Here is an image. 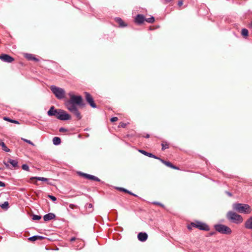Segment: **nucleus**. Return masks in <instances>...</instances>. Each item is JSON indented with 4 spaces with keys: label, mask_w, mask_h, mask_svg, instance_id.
<instances>
[{
    "label": "nucleus",
    "mask_w": 252,
    "mask_h": 252,
    "mask_svg": "<svg viewBox=\"0 0 252 252\" xmlns=\"http://www.w3.org/2000/svg\"><path fill=\"white\" fill-rule=\"evenodd\" d=\"M70 99L65 102V105L67 109L70 107H77L76 105H81L82 104V97L80 95H75L72 92L68 94Z\"/></svg>",
    "instance_id": "1"
},
{
    "label": "nucleus",
    "mask_w": 252,
    "mask_h": 252,
    "mask_svg": "<svg viewBox=\"0 0 252 252\" xmlns=\"http://www.w3.org/2000/svg\"><path fill=\"white\" fill-rule=\"evenodd\" d=\"M233 209L240 213L249 214L251 212L250 206L248 204L242 203H234Z\"/></svg>",
    "instance_id": "2"
},
{
    "label": "nucleus",
    "mask_w": 252,
    "mask_h": 252,
    "mask_svg": "<svg viewBox=\"0 0 252 252\" xmlns=\"http://www.w3.org/2000/svg\"><path fill=\"white\" fill-rule=\"evenodd\" d=\"M226 217L230 221L236 224L242 222L243 219L242 217L233 211H229L226 215Z\"/></svg>",
    "instance_id": "3"
},
{
    "label": "nucleus",
    "mask_w": 252,
    "mask_h": 252,
    "mask_svg": "<svg viewBox=\"0 0 252 252\" xmlns=\"http://www.w3.org/2000/svg\"><path fill=\"white\" fill-rule=\"evenodd\" d=\"M50 89L58 99H62L64 97L65 92L64 89L54 85L51 86Z\"/></svg>",
    "instance_id": "4"
},
{
    "label": "nucleus",
    "mask_w": 252,
    "mask_h": 252,
    "mask_svg": "<svg viewBox=\"0 0 252 252\" xmlns=\"http://www.w3.org/2000/svg\"><path fill=\"white\" fill-rule=\"evenodd\" d=\"M214 227L217 231L223 234H230L232 232L230 228L223 224H216L214 225Z\"/></svg>",
    "instance_id": "5"
},
{
    "label": "nucleus",
    "mask_w": 252,
    "mask_h": 252,
    "mask_svg": "<svg viewBox=\"0 0 252 252\" xmlns=\"http://www.w3.org/2000/svg\"><path fill=\"white\" fill-rule=\"evenodd\" d=\"M191 225L194 227L198 228L200 230L206 231H208L209 230V227L207 225L199 221L192 222L191 223Z\"/></svg>",
    "instance_id": "6"
},
{
    "label": "nucleus",
    "mask_w": 252,
    "mask_h": 252,
    "mask_svg": "<svg viewBox=\"0 0 252 252\" xmlns=\"http://www.w3.org/2000/svg\"><path fill=\"white\" fill-rule=\"evenodd\" d=\"M85 94L86 100L89 103L91 106L93 108H96V106L94 102V99L91 94L87 92H85Z\"/></svg>",
    "instance_id": "7"
},
{
    "label": "nucleus",
    "mask_w": 252,
    "mask_h": 252,
    "mask_svg": "<svg viewBox=\"0 0 252 252\" xmlns=\"http://www.w3.org/2000/svg\"><path fill=\"white\" fill-rule=\"evenodd\" d=\"M78 174L80 176H81L87 179H89L90 180H93V181H97V182L100 181V179L99 178H98L97 177H95L94 175H90V174H88L84 173H82V172H79Z\"/></svg>",
    "instance_id": "8"
},
{
    "label": "nucleus",
    "mask_w": 252,
    "mask_h": 252,
    "mask_svg": "<svg viewBox=\"0 0 252 252\" xmlns=\"http://www.w3.org/2000/svg\"><path fill=\"white\" fill-rule=\"evenodd\" d=\"M0 59L5 63H10L14 61V58L7 54H1L0 55Z\"/></svg>",
    "instance_id": "9"
},
{
    "label": "nucleus",
    "mask_w": 252,
    "mask_h": 252,
    "mask_svg": "<svg viewBox=\"0 0 252 252\" xmlns=\"http://www.w3.org/2000/svg\"><path fill=\"white\" fill-rule=\"evenodd\" d=\"M70 112L73 113L77 119L80 120L81 119V115L77 109V107H70L69 109H67Z\"/></svg>",
    "instance_id": "10"
},
{
    "label": "nucleus",
    "mask_w": 252,
    "mask_h": 252,
    "mask_svg": "<svg viewBox=\"0 0 252 252\" xmlns=\"http://www.w3.org/2000/svg\"><path fill=\"white\" fill-rule=\"evenodd\" d=\"M61 115L60 116V120H68L71 119L70 116L67 114L65 111L62 110L61 111Z\"/></svg>",
    "instance_id": "11"
},
{
    "label": "nucleus",
    "mask_w": 252,
    "mask_h": 252,
    "mask_svg": "<svg viewBox=\"0 0 252 252\" xmlns=\"http://www.w3.org/2000/svg\"><path fill=\"white\" fill-rule=\"evenodd\" d=\"M245 227L247 229L252 230V217H250L246 220Z\"/></svg>",
    "instance_id": "12"
},
{
    "label": "nucleus",
    "mask_w": 252,
    "mask_h": 252,
    "mask_svg": "<svg viewBox=\"0 0 252 252\" xmlns=\"http://www.w3.org/2000/svg\"><path fill=\"white\" fill-rule=\"evenodd\" d=\"M137 237L140 241L144 242L147 239L148 235L145 232H140Z\"/></svg>",
    "instance_id": "13"
},
{
    "label": "nucleus",
    "mask_w": 252,
    "mask_h": 252,
    "mask_svg": "<svg viewBox=\"0 0 252 252\" xmlns=\"http://www.w3.org/2000/svg\"><path fill=\"white\" fill-rule=\"evenodd\" d=\"M55 217L56 216L54 214L50 213L45 215L43 217V219L45 221H47L54 219Z\"/></svg>",
    "instance_id": "14"
},
{
    "label": "nucleus",
    "mask_w": 252,
    "mask_h": 252,
    "mask_svg": "<svg viewBox=\"0 0 252 252\" xmlns=\"http://www.w3.org/2000/svg\"><path fill=\"white\" fill-rule=\"evenodd\" d=\"M145 20L144 16L141 14L137 15L135 19V21L137 24H141Z\"/></svg>",
    "instance_id": "15"
},
{
    "label": "nucleus",
    "mask_w": 252,
    "mask_h": 252,
    "mask_svg": "<svg viewBox=\"0 0 252 252\" xmlns=\"http://www.w3.org/2000/svg\"><path fill=\"white\" fill-rule=\"evenodd\" d=\"M58 112V109H55L54 106H52L49 110L48 111L47 113L49 116H56V114Z\"/></svg>",
    "instance_id": "16"
},
{
    "label": "nucleus",
    "mask_w": 252,
    "mask_h": 252,
    "mask_svg": "<svg viewBox=\"0 0 252 252\" xmlns=\"http://www.w3.org/2000/svg\"><path fill=\"white\" fill-rule=\"evenodd\" d=\"M158 159H159L163 164H164L165 165H166L168 167H171L173 169H178V167H177L176 166L173 165L171 162H169V161H165L160 158H158Z\"/></svg>",
    "instance_id": "17"
},
{
    "label": "nucleus",
    "mask_w": 252,
    "mask_h": 252,
    "mask_svg": "<svg viewBox=\"0 0 252 252\" xmlns=\"http://www.w3.org/2000/svg\"><path fill=\"white\" fill-rule=\"evenodd\" d=\"M139 152H140L141 153L143 154V155L147 156L149 157L153 158H155L156 159L158 158L156 156L153 155L151 153H148V152H146L145 151H144L142 150H139Z\"/></svg>",
    "instance_id": "18"
},
{
    "label": "nucleus",
    "mask_w": 252,
    "mask_h": 252,
    "mask_svg": "<svg viewBox=\"0 0 252 252\" xmlns=\"http://www.w3.org/2000/svg\"><path fill=\"white\" fill-rule=\"evenodd\" d=\"M44 238V237L39 235H34L29 238V240L32 241H35L36 240H42Z\"/></svg>",
    "instance_id": "19"
},
{
    "label": "nucleus",
    "mask_w": 252,
    "mask_h": 252,
    "mask_svg": "<svg viewBox=\"0 0 252 252\" xmlns=\"http://www.w3.org/2000/svg\"><path fill=\"white\" fill-rule=\"evenodd\" d=\"M0 145L2 147V149L6 152H10V149H8L5 145V144H4V143L0 139Z\"/></svg>",
    "instance_id": "20"
},
{
    "label": "nucleus",
    "mask_w": 252,
    "mask_h": 252,
    "mask_svg": "<svg viewBox=\"0 0 252 252\" xmlns=\"http://www.w3.org/2000/svg\"><path fill=\"white\" fill-rule=\"evenodd\" d=\"M25 57L29 60H33L36 62L38 61L37 59H36L32 54H26Z\"/></svg>",
    "instance_id": "21"
},
{
    "label": "nucleus",
    "mask_w": 252,
    "mask_h": 252,
    "mask_svg": "<svg viewBox=\"0 0 252 252\" xmlns=\"http://www.w3.org/2000/svg\"><path fill=\"white\" fill-rule=\"evenodd\" d=\"M33 179H36L38 181H41L44 182H46L48 180V179L46 178L40 177H32L30 178V180H32Z\"/></svg>",
    "instance_id": "22"
},
{
    "label": "nucleus",
    "mask_w": 252,
    "mask_h": 252,
    "mask_svg": "<svg viewBox=\"0 0 252 252\" xmlns=\"http://www.w3.org/2000/svg\"><path fill=\"white\" fill-rule=\"evenodd\" d=\"M53 144L55 145H59L61 142V139L58 137H55L53 139Z\"/></svg>",
    "instance_id": "23"
},
{
    "label": "nucleus",
    "mask_w": 252,
    "mask_h": 252,
    "mask_svg": "<svg viewBox=\"0 0 252 252\" xmlns=\"http://www.w3.org/2000/svg\"><path fill=\"white\" fill-rule=\"evenodd\" d=\"M116 21L118 23L120 27H124L126 26V25L125 24L124 21L120 18H116Z\"/></svg>",
    "instance_id": "24"
},
{
    "label": "nucleus",
    "mask_w": 252,
    "mask_h": 252,
    "mask_svg": "<svg viewBox=\"0 0 252 252\" xmlns=\"http://www.w3.org/2000/svg\"><path fill=\"white\" fill-rule=\"evenodd\" d=\"M0 206L4 210H7L9 208V203L7 201H5L3 203L0 204Z\"/></svg>",
    "instance_id": "25"
},
{
    "label": "nucleus",
    "mask_w": 252,
    "mask_h": 252,
    "mask_svg": "<svg viewBox=\"0 0 252 252\" xmlns=\"http://www.w3.org/2000/svg\"><path fill=\"white\" fill-rule=\"evenodd\" d=\"M8 162L12 165V167H16L17 166L18 162L16 160L9 159Z\"/></svg>",
    "instance_id": "26"
},
{
    "label": "nucleus",
    "mask_w": 252,
    "mask_h": 252,
    "mask_svg": "<svg viewBox=\"0 0 252 252\" xmlns=\"http://www.w3.org/2000/svg\"><path fill=\"white\" fill-rule=\"evenodd\" d=\"M248 31L246 29H243L242 30V34L244 36L248 35Z\"/></svg>",
    "instance_id": "27"
},
{
    "label": "nucleus",
    "mask_w": 252,
    "mask_h": 252,
    "mask_svg": "<svg viewBox=\"0 0 252 252\" xmlns=\"http://www.w3.org/2000/svg\"><path fill=\"white\" fill-rule=\"evenodd\" d=\"M41 216L36 215H33L32 217V219L34 220H39L40 219H41Z\"/></svg>",
    "instance_id": "28"
},
{
    "label": "nucleus",
    "mask_w": 252,
    "mask_h": 252,
    "mask_svg": "<svg viewBox=\"0 0 252 252\" xmlns=\"http://www.w3.org/2000/svg\"><path fill=\"white\" fill-rule=\"evenodd\" d=\"M22 169L26 170V171H29V166L26 164H24L22 166Z\"/></svg>",
    "instance_id": "29"
},
{
    "label": "nucleus",
    "mask_w": 252,
    "mask_h": 252,
    "mask_svg": "<svg viewBox=\"0 0 252 252\" xmlns=\"http://www.w3.org/2000/svg\"><path fill=\"white\" fill-rule=\"evenodd\" d=\"M4 120H7V121L10 122L11 123H13L19 124V122L17 121L11 120L7 118H4Z\"/></svg>",
    "instance_id": "30"
},
{
    "label": "nucleus",
    "mask_w": 252,
    "mask_h": 252,
    "mask_svg": "<svg viewBox=\"0 0 252 252\" xmlns=\"http://www.w3.org/2000/svg\"><path fill=\"white\" fill-rule=\"evenodd\" d=\"M155 19L153 17H151L149 18H148L147 19H145V21H146L147 22L151 23H153Z\"/></svg>",
    "instance_id": "31"
},
{
    "label": "nucleus",
    "mask_w": 252,
    "mask_h": 252,
    "mask_svg": "<svg viewBox=\"0 0 252 252\" xmlns=\"http://www.w3.org/2000/svg\"><path fill=\"white\" fill-rule=\"evenodd\" d=\"M120 190H123V191H125V192H127V193H128L129 194H131V195H132L136 196V195H135V194H133V193H132L130 192L129 191L127 190V189H123V188H120Z\"/></svg>",
    "instance_id": "32"
},
{
    "label": "nucleus",
    "mask_w": 252,
    "mask_h": 252,
    "mask_svg": "<svg viewBox=\"0 0 252 252\" xmlns=\"http://www.w3.org/2000/svg\"><path fill=\"white\" fill-rule=\"evenodd\" d=\"M22 139L24 141H25V142H27V143H29V144H31L32 145H34V144L31 141H30L29 140L24 139V138H22Z\"/></svg>",
    "instance_id": "33"
},
{
    "label": "nucleus",
    "mask_w": 252,
    "mask_h": 252,
    "mask_svg": "<svg viewBox=\"0 0 252 252\" xmlns=\"http://www.w3.org/2000/svg\"><path fill=\"white\" fill-rule=\"evenodd\" d=\"M61 111H62V109H58V112L56 114V115L55 116L57 118L60 120V116L61 115Z\"/></svg>",
    "instance_id": "34"
},
{
    "label": "nucleus",
    "mask_w": 252,
    "mask_h": 252,
    "mask_svg": "<svg viewBox=\"0 0 252 252\" xmlns=\"http://www.w3.org/2000/svg\"><path fill=\"white\" fill-rule=\"evenodd\" d=\"M169 148V146H168V145L167 144H162V150H164L166 149H167Z\"/></svg>",
    "instance_id": "35"
},
{
    "label": "nucleus",
    "mask_w": 252,
    "mask_h": 252,
    "mask_svg": "<svg viewBox=\"0 0 252 252\" xmlns=\"http://www.w3.org/2000/svg\"><path fill=\"white\" fill-rule=\"evenodd\" d=\"M118 120V118L116 117H113L111 119L110 121L111 122H116Z\"/></svg>",
    "instance_id": "36"
},
{
    "label": "nucleus",
    "mask_w": 252,
    "mask_h": 252,
    "mask_svg": "<svg viewBox=\"0 0 252 252\" xmlns=\"http://www.w3.org/2000/svg\"><path fill=\"white\" fill-rule=\"evenodd\" d=\"M49 197L53 201H55L57 200L56 197L53 195H49Z\"/></svg>",
    "instance_id": "37"
},
{
    "label": "nucleus",
    "mask_w": 252,
    "mask_h": 252,
    "mask_svg": "<svg viewBox=\"0 0 252 252\" xmlns=\"http://www.w3.org/2000/svg\"><path fill=\"white\" fill-rule=\"evenodd\" d=\"M126 123H121L120 124V126H121L122 127H126Z\"/></svg>",
    "instance_id": "38"
},
{
    "label": "nucleus",
    "mask_w": 252,
    "mask_h": 252,
    "mask_svg": "<svg viewBox=\"0 0 252 252\" xmlns=\"http://www.w3.org/2000/svg\"><path fill=\"white\" fill-rule=\"evenodd\" d=\"M59 131L60 132H65V131H66V129H65L64 128L61 127L60 128Z\"/></svg>",
    "instance_id": "39"
},
{
    "label": "nucleus",
    "mask_w": 252,
    "mask_h": 252,
    "mask_svg": "<svg viewBox=\"0 0 252 252\" xmlns=\"http://www.w3.org/2000/svg\"><path fill=\"white\" fill-rule=\"evenodd\" d=\"M5 186V183L1 181H0V187H4Z\"/></svg>",
    "instance_id": "40"
},
{
    "label": "nucleus",
    "mask_w": 252,
    "mask_h": 252,
    "mask_svg": "<svg viewBox=\"0 0 252 252\" xmlns=\"http://www.w3.org/2000/svg\"><path fill=\"white\" fill-rule=\"evenodd\" d=\"M183 1H182V0H180V1H179L178 2V5H179V6H182V5H183Z\"/></svg>",
    "instance_id": "41"
},
{
    "label": "nucleus",
    "mask_w": 252,
    "mask_h": 252,
    "mask_svg": "<svg viewBox=\"0 0 252 252\" xmlns=\"http://www.w3.org/2000/svg\"><path fill=\"white\" fill-rule=\"evenodd\" d=\"M69 207L71 209H74V208L76 207V206L75 205H73V204H70L69 205Z\"/></svg>",
    "instance_id": "42"
},
{
    "label": "nucleus",
    "mask_w": 252,
    "mask_h": 252,
    "mask_svg": "<svg viewBox=\"0 0 252 252\" xmlns=\"http://www.w3.org/2000/svg\"><path fill=\"white\" fill-rule=\"evenodd\" d=\"M226 193H227V194H228V195H229V196H231L232 195V193L229 192H227L226 191Z\"/></svg>",
    "instance_id": "43"
},
{
    "label": "nucleus",
    "mask_w": 252,
    "mask_h": 252,
    "mask_svg": "<svg viewBox=\"0 0 252 252\" xmlns=\"http://www.w3.org/2000/svg\"><path fill=\"white\" fill-rule=\"evenodd\" d=\"M154 204H157V205H160V206H162L160 203L159 202H154Z\"/></svg>",
    "instance_id": "44"
},
{
    "label": "nucleus",
    "mask_w": 252,
    "mask_h": 252,
    "mask_svg": "<svg viewBox=\"0 0 252 252\" xmlns=\"http://www.w3.org/2000/svg\"><path fill=\"white\" fill-rule=\"evenodd\" d=\"M172 0H164V1L167 3V2H170L172 1Z\"/></svg>",
    "instance_id": "45"
},
{
    "label": "nucleus",
    "mask_w": 252,
    "mask_h": 252,
    "mask_svg": "<svg viewBox=\"0 0 252 252\" xmlns=\"http://www.w3.org/2000/svg\"><path fill=\"white\" fill-rule=\"evenodd\" d=\"M75 240V238L73 237L70 239V241L72 242Z\"/></svg>",
    "instance_id": "46"
},
{
    "label": "nucleus",
    "mask_w": 252,
    "mask_h": 252,
    "mask_svg": "<svg viewBox=\"0 0 252 252\" xmlns=\"http://www.w3.org/2000/svg\"><path fill=\"white\" fill-rule=\"evenodd\" d=\"M4 163L6 167H8V164L7 163H5V162H4Z\"/></svg>",
    "instance_id": "47"
},
{
    "label": "nucleus",
    "mask_w": 252,
    "mask_h": 252,
    "mask_svg": "<svg viewBox=\"0 0 252 252\" xmlns=\"http://www.w3.org/2000/svg\"><path fill=\"white\" fill-rule=\"evenodd\" d=\"M250 27L252 28V22L251 23V24L250 25Z\"/></svg>",
    "instance_id": "48"
},
{
    "label": "nucleus",
    "mask_w": 252,
    "mask_h": 252,
    "mask_svg": "<svg viewBox=\"0 0 252 252\" xmlns=\"http://www.w3.org/2000/svg\"><path fill=\"white\" fill-rule=\"evenodd\" d=\"M92 207V205L91 204H89V207L91 208Z\"/></svg>",
    "instance_id": "49"
},
{
    "label": "nucleus",
    "mask_w": 252,
    "mask_h": 252,
    "mask_svg": "<svg viewBox=\"0 0 252 252\" xmlns=\"http://www.w3.org/2000/svg\"><path fill=\"white\" fill-rule=\"evenodd\" d=\"M146 138H149V134H147L146 137Z\"/></svg>",
    "instance_id": "50"
},
{
    "label": "nucleus",
    "mask_w": 252,
    "mask_h": 252,
    "mask_svg": "<svg viewBox=\"0 0 252 252\" xmlns=\"http://www.w3.org/2000/svg\"><path fill=\"white\" fill-rule=\"evenodd\" d=\"M188 228H189V229H190V226H188Z\"/></svg>",
    "instance_id": "51"
},
{
    "label": "nucleus",
    "mask_w": 252,
    "mask_h": 252,
    "mask_svg": "<svg viewBox=\"0 0 252 252\" xmlns=\"http://www.w3.org/2000/svg\"><path fill=\"white\" fill-rule=\"evenodd\" d=\"M251 237L252 238V234H251Z\"/></svg>",
    "instance_id": "52"
},
{
    "label": "nucleus",
    "mask_w": 252,
    "mask_h": 252,
    "mask_svg": "<svg viewBox=\"0 0 252 252\" xmlns=\"http://www.w3.org/2000/svg\"><path fill=\"white\" fill-rule=\"evenodd\" d=\"M1 169V168H0V170Z\"/></svg>",
    "instance_id": "53"
}]
</instances>
